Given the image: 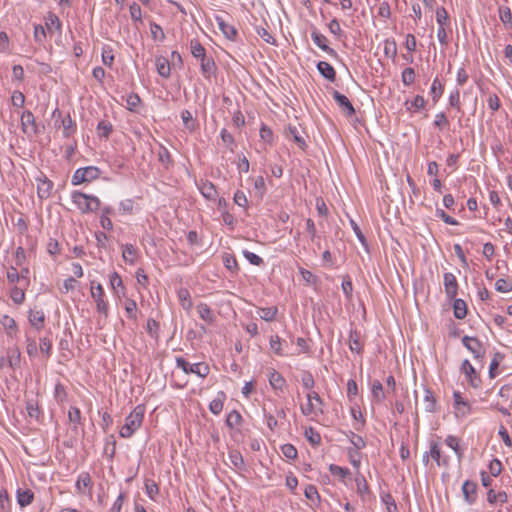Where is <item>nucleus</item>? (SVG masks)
I'll return each instance as SVG.
<instances>
[{
    "instance_id": "32",
    "label": "nucleus",
    "mask_w": 512,
    "mask_h": 512,
    "mask_svg": "<svg viewBox=\"0 0 512 512\" xmlns=\"http://www.w3.org/2000/svg\"><path fill=\"white\" fill-rule=\"evenodd\" d=\"M197 312H198L200 318L203 319L204 321H206L208 323H212L214 321V318H215L214 313L207 304L200 303L197 306Z\"/></svg>"
},
{
    "instance_id": "57",
    "label": "nucleus",
    "mask_w": 512,
    "mask_h": 512,
    "mask_svg": "<svg viewBox=\"0 0 512 512\" xmlns=\"http://www.w3.org/2000/svg\"><path fill=\"white\" fill-rule=\"evenodd\" d=\"M68 418H69V421L75 425L81 424L80 409L77 407H71L70 410L68 411ZM76 428L77 427L74 426V429H76Z\"/></svg>"
},
{
    "instance_id": "23",
    "label": "nucleus",
    "mask_w": 512,
    "mask_h": 512,
    "mask_svg": "<svg viewBox=\"0 0 512 512\" xmlns=\"http://www.w3.org/2000/svg\"><path fill=\"white\" fill-rule=\"evenodd\" d=\"M157 72L160 76L168 78L171 74V65L168 59L163 56L157 57L155 61Z\"/></svg>"
},
{
    "instance_id": "13",
    "label": "nucleus",
    "mask_w": 512,
    "mask_h": 512,
    "mask_svg": "<svg viewBox=\"0 0 512 512\" xmlns=\"http://www.w3.org/2000/svg\"><path fill=\"white\" fill-rule=\"evenodd\" d=\"M461 370L465 373L470 385L474 388H478L481 384V379L478 376L475 368L471 365L469 360L465 359L462 362Z\"/></svg>"
},
{
    "instance_id": "20",
    "label": "nucleus",
    "mask_w": 512,
    "mask_h": 512,
    "mask_svg": "<svg viewBox=\"0 0 512 512\" xmlns=\"http://www.w3.org/2000/svg\"><path fill=\"white\" fill-rule=\"evenodd\" d=\"M317 69L319 73L327 80L334 82L336 79V71L335 69L325 61H319L317 63Z\"/></svg>"
},
{
    "instance_id": "40",
    "label": "nucleus",
    "mask_w": 512,
    "mask_h": 512,
    "mask_svg": "<svg viewBox=\"0 0 512 512\" xmlns=\"http://www.w3.org/2000/svg\"><path fill=\"white\" fill-rule=\"evenodd\" d=\"M444 91V86L441 84L440 80L438 78H435L433 80L430 93L432 95L433 101L436 103L440 97L442 96Z\"/></svg>"
},
{
    "instance_id": "26",
    "label": "nucleus",
    "mask_w": 512,
    "mask_h": 512,
    "mask_svg": "<svg viewBox=\"0 0 512 512\" xmlns=\"http://www.w3.org/2000/svg\"><path fill=\"white\" fill-rule=\"evenodd\" d=\"M34 499V493L30 489L17 490V502L21 507H25L32 503Z\"/></svg>"
},
{
    "instance_id": "46",
    "label": "nucleus",
    "mask_w": 512,
    "mask_h": 512,
    "mask_svg": "<svg viewBox=\"0 0 512 512\" xmlns=\"http://www.w3.org/2000/svg\"><path fill=\"white\" fill-rule=\"evenodd\" d=\"M402 82L405 86H410L415 81V70L412 67H407L402 72Z\"/></svg>"
},
{
    "instance_id": "41",
    "label": "nucleus",
    "mask_w": 512,
    "mask_h": 512,
    "mask_svg": "<svg viewBox=\"0 0 512 512\" xmlns=\"http://www.w3.org/2000/svg\"><path fill=\"white\" fill-rule=\"evenodd\" d=\"M504 359V355L500 352H496L494 357L490 363L489 367V376L490 378H495L497 375V369L500 365V362Z\"/></svg>"
},
{
    "instance_id": "17",
    "label": "nucleus",
    "mask_w": 512,
    "mask_h": 512,
    "mask_svg": "<svg viewBox=\"0 0 512 512\" xmlns=\"http://www.w3.org/2000/svg\"><path fill=\"white\" fill-rule=\"evenodd\" d=\"M429 454L432 459H434L438 466H448L449 460L447 457H441V448L437 442L430 443V451Z\"/></svg>"
},
{
    "instance_id": "39",
    "label": "nucleus",
    "mask_w": 512,
    "mask_h": 512,
    "mask_svg": "<svg viewBox=\"0 0 512 512\" xmlns=\"http://www.w3.org/2000/svg\"><path fill=\"white\" fill-rule=\"evenodd\" d=\"M426 101L423 96L417 95L413 101L405 102L406 109L411 111L412 109H415L416 111L423 110L425 108Z\"/></svg>"
},
{
    "instance_id": "38",
    "label": "nucleus",
    "mask_w": 512,
    "mask_h": 512,
    "mask_svg": "<svg viewBox=\"0 0 512 512\" xmlns=\"http://www.w3.org/2000/svg\"><path fill=\"white\" fill-rule=\"evenodd\" d=\"M26 410L29 417L39 420L41 416V410L36 400H28L26 402Z\"/></svg>"
},
{
    "instance_id": "12",
    "label": "nucleus",
    "mask_w": 512,
    "mask_h": 512,
    "mask_svg": "<svg viewBox=\"0 0 512 512\" xmlns=\"http://www.w3.org/2000/svg\"><path fill=\"white\" fill-rule=\"evenodd\" d=\"M215 21L218 25V28L223 33L225 38H227L230 41H236L238 36V31L235 28V26L230 25L227 23L221 16H215Z\"/></svg>"
},
{
    "instance_id": "58",
    "label": "nucleus",
    "mask_w": 512,
    "mask_h": 512,
    "mask_svg": "<svg viewBox=\"0 0 512 512\" xmlns=\"http://www.w3.org/2000/svg\"><path fill=\"white\" fill-rule=\"evenodd\" d=\"M110 285L115 293H118V288L124 290L123 281L117 272H113L110 275Z\"/></svg>"
},
{
    "instance_id": "11",
    "label": "nucleus",
    "mask_w": 512,
    "mask_h": 512,
    "mask_svg": "<svg viewBox=\"0 0 512 512\" xmlns=\"http://www.w3.org/2000/svg\"><path fill=\"white\" fill-rule=\"evenodd\" d=\"M311 38L313 42L324 52H326L329 56L338 59L339 55L338 53L331 47L327 45L328 39L322 35L321 33L317 32L316 30L311 33Z\"/></svg>"
},
{
    "instance_id": "63",
    "label": "nucleus",
    "mask_w": 512,
    "mask_h": 512,
    "mask_svg": "<svg viewBox=\"0 0 512 512\" xmlns=\"http://www.w3.org/2000/svg\"><path fill=\"white\" fill-rule=\"evenodd\" d=\"M181 118L185 128L192 131L194 129V121L191 112L188 110H183L181 112Z\"/></svg>"
},
{
    "instance_id": "29",
    "label": "nucleus",
    "mask_w": 512,
    "mask_h": 512,
    "mask_svg": "<svg viewBox=\"0 0 512 512\" xmlns=\"http://www.w3.org/2000/svg\"><path fill=\"white\" fill-rule=\"evenodd\" d=\"M225 399H226V394L223 391H220L218 393L217 398H215L214 400H212L210 402V404H209L210 411L215 415L220 414L221 411L223 410Z\"/></svg>"
},
{
    "instance_id": "31",
    "label": "nucleus",
    "mask_w": 512,
    "mask_h": 512,
    "mask_svg": "<svg viewBox=\"0 0 512 512\" xmlns=\"http://www.w3.org/2000/svg\"><path fill=\"white\" fill-rule=\"evenodd\" d=\"M425 411L433 413L437 411L436 399L430 389H425V396L423 399Z\"/></svg>"
},
{
    "instance_id": "5",
    "label": "nucleus",
    "mask_w": 512,
    "mask_h": 512,
    "mask_svg": "<svg viewBox=\"0 0 512 512\" xmlns=\"http://www.w3.org/2000/svg\"><path fill=\"white\" fill-rule=\"evenodd\" d=\"M21 127L22 131L27 135H37L40 133V129L36 124L33 113L26 110L21 115Z\"/></svg>"
},
{
    "instance_id": "25",
    "label": "nucleus",
    "mask_w": 512,
    "mask_h": 512,
    "mask_svg": "<svg viewBox=\"0 0 512 512\" xmlns=\"http://www.w3.org/2000/svg\"><path fill=\"white\" fill-rule=\"evenodd\" d=\"M7 362L12 369H16L20 366L21 352L18 347L10 348L7 351Z\"/></svg>"
},
{
    "instance_id": "18",
    "label": "nucleus",
    "mask_w": 512,
    "mask_h": 512,
    "mask_svg": "<svg viewBox=\"0 0 512 512\" xmlns=\"http://www.w3.org/2000/svg\"><path fill=\"white\" fill-rule=\"evenodd\" d=\"M61 126L63 128V137L70 138L74 135L77 130V125L74 120H72L70 114H67L61 120Z\"/></svg>"
},
{
    "instance_id": "36",
    "label": "nucleus",
    "mask_w": 512,
    "mask_h": 512,
    "mask_svg": "<svg viewBox=\"0 0 512 512\" xmlns=\"http://www.w3.org/2000/svg\"><path fill=\"white\" fill-rule=\"evenodd\" d=\"M445 443L448 447L454 450L459 460L463 457V450L459 446V439L456 436L448 435L445 439Z\"/></svg>"
},
{
    "instance_id": "54",
    "label": "nucleus",
    "mask_w": 512,
    "mask_h": 512,
    "mask_svg": "<svg viewBox=\"0 0 512 512\" xmlns=\"http://www.w3.org/2000/svg\"><path fill=\"white\" fill-rule=\"evenodd\" d=\"M140 103L141 99L136 93H131L126 97L127 108L130 111H135Z\"/></svg>"
},
{
    "instance_id": "16",
    "label": "nucleus",
    "mask_w": 512,
    "mask_h": 512,
    "mask_svg": "<svg viewBox=\"0 0 512 512\" xmlns=\"http://www.w3.org/2000/svg\"><path fill=\"white\" fill-rule=\"evenodd\" d=\"M28 320L31 326L39 331L44 328L45 314L43 310L31 309L29 311Z\"/></svg>"
},
{
    "instance_id": "53",
    "label": "nucleus",
    "mask_w": 512,
    "mask_h": 512,
    "mask_svg": "<svg viewBox=\"0 0 512 512\" xmlns=\"http://www.w3.org/2000/svg\"><path fill=\"white\" fill-rule=\"evenodd\" d=\"M381 498L383 503L386 505L388 512H398L397 505L391 494H383Z\"/></svg>"
},
{
    "instance_id": "22",
    "label": "nucleus",
    "mask_w": 512,
    "mask_h": 512,
    "mask_svg": "<svg viewBox=\"0 0 512 512\" xmlns=\"http://www.w3.org/2000/svg\"><path fill=\"white\" fill-rule=\"evenodd\" d=\"M39 183L37 186V193L41 199H47L51 195V191L53 188V182L47 179H38Z\"/></svg>"
},
{
    "instance_id": "45",
    "label": "nucleus",
    "mask_w": 512,
    "mask_h": 512,
    "mask_svg": "<svg viewBox=\"0 0 512 512\" xmlns=\"http://www.w3.org/2000/svg\"><path fill=\"white\" fill-rule=\"evenodd\" d=\"M178 298L181 302V305L185 309H189L192 306V301L190 298V293L186 288H181L178 291Z\"/></svg>"
},
{
    "instance_id": "28",
    "label": "nucleus",
    "mask_w": 512,
    "mask_h": 512,
    "mask_svg": "<svg viewBox=\"0 0 512 512\" xmlns=\"http://www.w3.org/2000/svg\"><path fill=\"white\" fill-rule=\"evenodd\" d=\"M287 136H291L294 142L298 145L300 149L303 151L307 148L306 141L304 137L301 135L299 129L296 126H289L287 129Z\"/></svg>"
},
{
    "instance_id": "27",
    "label": "nucleus",
    "mask_w": 512,
    "mask_h": 512,
    "mask_svg": "<svg viewBox=\"0 0 512 512\" xmlns=\"http://www.w3.org/2000/svg\"><path fill=\"white\" fill-rule=\"evenodd\" d=\"M453 300V312L457 319H464L467 315V304L464 300L454 298Z\"/></svg>"
},
{
    "instance_id": "3",
    "label": "nucleus",
    "mask_w": 512,
    "mask_h": 512,
    "mask_svg": "<svg viewBox=\"0 0 512 512\" xmlns=\"http://www.w3.org/2000/svg\"><path fill=\"white\" fill-rule=\"evenodd\" d=\"M101 175V171L96 166H87L77 169L71 179L73 185H80L96 180Z\"/></svg>"
},
{
    "instance_id": "33",
    "label": "nucleus",
    "mask_w": 512,
    "mask_h": 512,
    "mask_svg": "<svg viewBox=\"0 0 512 512\" xmlns=\"http://www.w3.org/2000/svg\"><path fill=\"white\" fill-rule=\"evenodd\" d=\"M96 130L100 138L108 139L113 131V126L109 121L101 120L98 123Z\"/></svg>"
},
{
    "instance_id": "51",
    "label": "nucleus",
    "mask_w": 512,
    "mask_h": 512,
    "mask_svg": "<svg viewBox=\"0 0 512 512\" xmlns=\"http://www.w3.org/2000/svg\"><path fill=\"white\" fill-rule=\"evenodd\" d=\"M495 289L501 293L510 292L512 291V282H509L504 278H500L495 283Z\"/></svg>"
},
{
    "instance_id": "15",
    "label": "nucleus",
    "mask_w": 512,
    "mask_h": 512,
    "mask_svg": "<svg viewBox=\"0 0 512 512\" xmlns=\"http://www.w3.org/2000/svg\"><path fill=\"white\" fill-rule=\"evenodd\" d=\"M201 73L205 79H210L213 75H215L217 71V66L214 59L211 56H205L200 60Z\"/></svg>"
},
{
    "instance_id": "9",
    "label": "nucleus",
    "mask_w": 512,
    "mask_h": 512,
    "mask_svg": "<svg viewBox=\"0 0 512 512\" xmlns=\"http://www.w3.org/2000/svg\"><path fill=\"white\" fill-rule=\"evenodd\" d=\"M454 397V408L456 417H465L471 412L470 404L467 400H464L461 393L455 391Z\"/></svg>"
},
{
    "instance_id": "52",
    "label": "nucleus",
    "mask_w": 512,
    "mask_h": 512,
    "mask_svg": "<svg viewBox=\"0 0 512 512\" xmlns=\"http://www.w3.org/2000/svg\"><path fill=\"white\" fill-rule=\"evenodd\" d=\"M270 348L273 352L279 356L284 355L282 351V343L281 339L278 335H274L270 337Z\"/></svg>"
},
{
    "instance_id": "62",
    "label": "nucleus",
    "mask_w": 512,
    "mask_h": 512,
    "mask_svg": "<svg viewBox=\"0 0 512 512\" xmlns=\"http://www.w3.org/2000/svg\"><path fill=\"white\" fill-rule=\"evenodd\" d=\"M39 348L40 351L47 356V358L51 356L52 343L50 339H48L47 337L40 338Z\"/></svg>"
},
{
    "instance_id": "48",
    "label": "nucleus",
    "mask_w": 512,
    "mask_h": 512,
    "mask_svg": "<svg viewBox=\"0 0 512 512\" xmlns=\"http://www.w3.org/2000/svg\"><path fill=\"white\" fill-rule=\"evenodd\" d=\"M305 497L312 502H320V495L314 485H307L304 491Z\"/></svg>"
},
{
    "instance_id": "21",
    "label": "nucleus",
    "mask_w": 512,
    "mask_h": 512,
    "mask_svg": "<svg viewBox=\"0 0 512 512\" xmlns=\"http://www.w3.org/2000/svg\"><path fill=\"white\" fill-rule=\"evenodd\" d=\"M269 383L274 390L282 391L286 385V380L278 371L271 369L269 372Z\"/></svg>"
},
{
    "instance_id": "55",
    "label": "nucleus",
    "mask_w": 512,
    "mask_h": 512,
    "mask_svg": "<svg viewBox=\"0 0 512 512\" xmlns=\"http://www.w3.org/2000/svg\"><path fill=\"white\" fill-rule=\"evenodd\" d=\"M54 397L59 403H62L67 399V392L63 384L57 383L55 385Z\"/></svg>"
},
{
    "instance_id": "50",
    "label": "nucleus",
    "mask_w": 512,
    "mask_h": 512,
    "mask_svg": "<svg viewBox=\"0 0 512 512\" xmlns=\"http://www.w3.org/2000/svg\"><path fill=\"white\" fill-rule=\"evenodd\" d=\"M329 471L332 475L339 476L341 479H344L350 475V470L348 468H343L335 464L329 465Z\"/></svg>"
},
{
    "instance_id": "56",
    "label": "nucleus",
    "mask_w": 512,
    "mask_h": 512,
    "mask_svg": "<svg viewBox=\"0 0 512 512\" xmlns=\"http://www.w3.org/2000/svg\"><path fill=\"white\" fill-rule=\"evenodd\" d=\"M436 20L439 26L443 27L449 22V15L444 7L437 8Z\"/></svg>"
},
{
    "instance_id": "64",
    "label": "nucleus",
    "mask_w": 512,
    "mask_h": 512,
    "mask_svg": "<svg viewBox=\"0 0 512 512\" xmlns=\"http://www.w3.org/2000/svg\"><path fill=\"white\" fill-rule=\"evenodd\" d=\"M488 468L490 474L494 477H497L502 471V463L500 460L494 458L492 461H490Z\"/></svg>"
},
{
    "instance_id": "44",
    "label": "nucleus",
    "mask_w": 512,
    "mask_h": 512,
    "mask_svg": "<svg viewBox=\"0 0 512 512\" xmlns=\"http://www.w3.org/2000/svg\"><path fill=\"white\" fill-rule=\"evenodd\" d=\"M137 250L132 244H126L122 251V256L126 262L133 264L135 262Z\"/></svg>"
},
{
    "instance_id": "2",
    "label": "nucleus",
    "mask_w": 512,
    "mask_h": 512,
    "mask_svg": "<svg viewBox=\"0 0 512 512\" xmlns=\"http://www.w3.org/2000/svg\"><path fill=\"white\" fill-rule=\"evenodd\" d=\"M71 198L81 213H93L100 208V200L96 196L74 191Z\"/></svg>"
},
{
    "instance_id": "59",
    "label": "nucleus",
    "mask_w": 512,
    "mask_h": 512,
    "mask_svg": "<svg viewBox=\"0 0 512 512\" xmlns=\"http://www.w3.org/2000/svg\"><path fill=\"white\" fill-rule=\"evenodd\" d=\"M499 17L505 25L512 24V13L509 7H500Z\"/></svg>"
},
{
    "instance_id": "43",
    "label": "nucleus",
    "mask_w": 512,
    "mask_h": 512,
    "mask_svg": "<svg viewBox=\"0 0 512 512\" xmlns=\"http://www.w3.org/2000/svg\"><path fill=\"white\" fill-rule=\"evenodd\" d=\"M371 391H372L373 398L377 402H380L385 398V393L383 391V385L379 380L373 381Z\"/></svg>"
},
{
    "instance_id": "1",
    "label": "nucleus",
    "mask_w": 512,
    "mask_h": 512,
    "mask_svg": "<svg viewBox=\"0 0 512 512\" xmlns=\"http://www.w3.org/2000/svg\"><path fill=\"white\" fill-rule=\"evenodd\" d=\"M145 407L137 405L133 411L126 417L125 424L120 429V436L123 438L131 437L141 426L144 418Z\"/></svg>"
},
{
    "instance_id": "30",
    "label": "nucleus",
    "mask_w": 512,
    "mask_h": 512,
    "mask_svg": "<svg viewBox=\"0 0 512 512\" xmlns=\"http://www.w3.org/2000/svg\"><path fill=\"white\" fill-rule=\"evenodd\" d=\"M1 324L3 325L4 329L6 330V334L9 337H13L17 332V324L16 321L8 316L4 315L1 319Z\"/></svg>"
},
{
    "instance_id": "47",
    "label": "nucleus",
    "mask_w": 512,
    "mask_h": 512,
    "mask_svg": "<svg viewBox=\"0 0 512 512\" xmlns=\"http://www.w3.org/2000/svg\"><path fill=\"white\" fill-rule=\"evenodd\" d=\"M46 26L49 32H51V29L53 27L58 31H61L62 23L57 15L49 13L46 21Z\"/></svg>"
},
{
    "instance_id": "14",
    "label": "nucleus",
    "mask_w": 512,
    "mask_h": 512,
    "mask_svg": "<svg viewBox=\"0 0 512 512\" xmlns=\"http://www.w3.org/2000/svg\"><path fill=\"white\" fill-rule=\"evenodd\" d=\"M477 488V483L470 480H466L462 485L464 499L470 505L474 504L476 501Z\"/></svg>"
},
{
    "instance_id": "49",
    "label": "nucleus",
    "mask_w": 512,
    "mask_h": 512,
    "mask_svg": "<svg viewBox=\"0 0 512 512\" xmlns=\"http://www.w3.org/2000/svg\"><path fill=\"white\" fill-rule=\"evenodd\" d=\"M145 490H146L147 495L151 499H154L155 496L158 495V493H159L158 485L156 484V482L154 480H150V479L145 481Z\"/></svg>"
},
{
    "instance_id": "8",
    "label": "nucleus",
    "mask_w": 512,
    "mask_h": 512,
    "mask_svg": "<svg viewBox=\"0 0 512 512\" xmlns=\"http://www.w3.org/2000/svg\"><path fill=\"white\" fill-rule=\"evenodd\" d=\"M332 97L338 104L341 111L347 116L351 117L355 114V109L350 100L337 90H332Z\"/></svg>"
},
{
    "instance_id": "19",
    "label": "nucleus",
    "mask_w": 512,
    "mask_h": 512,
    "mask_svg": "<svg viewBox=\"0 0 512 512\" xmlns=\"http://www.w3.org/2000/svg\"><path fill=\"white\" fill-rule=\"evenodd\" d=\"M86 488H89V491L92 488V479L88 472H82L77 479L76 482V490L80 494L86 493Z\"/></svg>"
},
{
    "instance_id": "61",
    "label": "nucleus",
    "mask_w": 512,
    "mask_h": 512,
    "mask_svg": "<svg viewBox=\"0 0 512 512\" xmlns=\"http://www.w3.org/2000/svg\"><path fill=\"white\" fill-rule=\"evenodd\" d=\"M281 452L288 459H295L298 454L297 449L292 444L282 445Z\"/></svg>"
},
{
    "instance_id": "42",
    "label": "nucleus",
    "mask_w": 512,
    "mask_h": 512,
    "mask_svg": "<svg viewBox=\"0 0 512 512\" xmlns=\"http://www.w3.org/2000/svg\"><path fill=\"white\" fill-rule=\"evenodd\" d=\"M242 421V416L237 410H232L227 418H226V425L233 429L236 426H239Z\"/></svg>"
},
{
    "instance_id": "6",
    "label": "nucleus",
    "mask_w": 512,
    "mask_h": 512,
    "mask_svg": "<svg viewBox=\"0 0 512 512\" xmlns=\"http://www.w3.org/2000/svg\"><path fill=\"white\" fill-rule=\"evenodd\" d=\"M91 296L96 302L97 311L105 316L108 315V303L104 301V289L101 284H91Z\"/></svg>"
},
{
    "instance_id": "4",
    "label": "nucleus",
    "mask_w": 512,
    "mask_h": 512,
    "mask_svg": "<svg viewBox=\"0 0 512 512\" xmlns=\"http://www.w3.org/2000/svg\"><path fill=\"white\" fill-rule=\"evenodd\" d=\"M176 365L178 368H181L185 374H196L201 378H205L208 376L210 369L209 366L203 362L190 364L183 357L176 358Z\"/></svg>"
},
{
    "instance_id": "37",
    "label": "nucleus",
    "mask_w": 512,
    "mask_h": 512,
    "mask_svg": "<svg viewBox=\"0 0 512 512\" xmlns=\"http://www.w3.org/2000/svg\"><path fill=\"white\" fill-rule=\"evenodd\" d=\"M190 48H191V54L196 59H199V61L207 55L206 49L198 40H192L190 43Z\"/></svg>"
},
{
    "instance_id": "24",
    "label": "nucleus",
    "mask_w": 512,
    "mask_h": 512,
    "mask_svg": "<svg viewBox=\"0 0 512 512\" xmlns=\"http://www.w3.org/2000/svg\"><path fill=\"white\" fill-rule=\"evenodd\" d=\"M349 348L358 354L363 350L360 333L356 330H351L349 333Z\"/></svg>"
},
{
    "instance_id": "7",
    "label": "nucleus",
    "mask_w": 512,
    "mask_h": 512,
    "mask_svg": "<svg viewBox=\"0 0 512 512\" xmlns=\"http://www.w3.org/2000/svg\"><path fill=\"white\" fill-rule=\"evenodd\" d=\"M462 343L474 355L476 359L484 357L485 349L478 338L464 336L462 338Z\"/></svg>"
},
{
    "instance_id": "60",
    "label": "nucleus",
    "mask_w": 512,
    "mask_h": 512,
    "mask_svg": "<svg viewBox=\"0 0 512 512\" xmlns=\"http://www.w3.org/2000/svg\"><path fill=\"white\" fill-rule=\"evenodd\" d=\"M223 263L224 266L230 270V271H237L238 270V263L234 256L225 254L223 256Z\"/></svg>"
},
{
    "instance_id": "34",
    "label": "nucleus",
    "mask_w": 512,
    "mask_h": 512,
    "mask_svg": "<svg viewBox=\"0 0 512 512\" xmlns=\"http://www.w3.org/2000/svg\"><path fill=\"white\" fill-rule=\"evenodd\" d=\"M201 194L208 200H214L217 196V190L213 183L206 182L200 187Z\"/></svg>"
},
{
    "instance_id": "35",
    "label": "nucleus",
    "mask_w": 512,
    "mask_h": 512,
    "mask_svg": "<svg viewBox=\"0 0 512 512\" xmlns=\"http://www.w3.org/2000/svg\"><path fill=\"white\" fill-rule=\"evenodd\" d=\"M305 438L312 446H318L321 443V435L313 427H308L304 432Z\"/></svg>"
},
{
    "instance_id": "10",
    "label": "nucleus",
    "mask_w": 512,
    "mask_h": 512,
    "mask_svg": "<svg viewBox=\"0 0 512 512\" xmlns=\"http://www.w3.org/2000/svg\"><path fill=\"white\" fill-rule=\"evenodd\" d=\"M444 288L448 299H454L458 294V282L455 275L451 272L444 274Z\"/></svg>"
}]
</instances>
